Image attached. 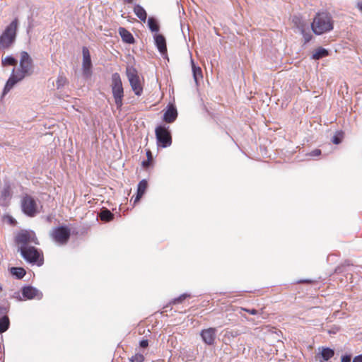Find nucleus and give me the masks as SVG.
I'll list each match as a JSON object with an SVG mask.
<instances>
[{
    "label": "nucleus",
    "mask_w": 362,
    "mask_h": 362,
    "mask_svg": "<svg viewBox=\"0 0 362 362\" xmlns=\"http://www.w3.org/2000/svg\"><path fill=\"white\" fill-rule=\"evenodd\" d=\"M34 72L33 60L25 51L20 52L19 64L13 68L3 90L2 96L6 95L17 83L25 78L30 76Z\"/></svg>",
    "instance_id": "nucleus-1"
},
{
    "label": "nucleus",
    "mask_w": 362,
    "mask_h": 362,
    "mask_svg": "<svg viewBox=\"0 0 362 362\" xmlns=\"http://www.w3.org/2000/svg\"><path fill=\"white\" fill-rule=\"evenodd\" d=\"M334 28L332 16L327 12L317 13L311 23V28L315 35H320L331 31Z\"/></svg>",
    "instance_id": "nucleus-2"
},
{
    "label": "nucleus",
    "mask_w": 362,
    "mask_h": 362,
    "mask_svg": "<svg viewBox=\"0 0 362 362\" xmlns=\"http://www.w3.org/2000/svg\"><path fill=\"white\" fill-rule=\"evenodd\" d=\"M18 28V20L14 19L4 30L0 36V47L9 48L15 42Z\"/></svg>",
    "instance_id": "nucleus-3"
},
{
    "label": "nucleus",
    "mask_w": 362,
    "mask_h": 362,
    "mask_svg": "<svg viewBox=\"0 0 362 362\" xmlns=\"http://www.w3.org/2000/svg\"><path fill=\"white\" fill-rule=\"evenodd\" d=\"M112 92L115 98V104L117 108L122 105V99L124 97V90L120 76L118 73H114L112 75Z\"/></svg>",
    "instance_id": "nucleus-4"
},
{
    "label": "nucleus",
    "mask_w": 362,
    "mask_h": 362,
    "mask_svg": "<svg viewBox=\"0 0 362 362\" xmlns=\"http://www.w3.org/2000/svg\"><path fill=\"white\" fill-rule=\"evenodd\" d=\"M19 252L26 262L36 264L38 266H41L43 264L42 255L34 246L23 247Z\"/></svg>",
    "instance_id": "nucleus-5"
},
{
    "label": "nucleus",
    "mask_w": 362,
    "mask_h": 362,
    "mask_svg": "<svg viewBox=\"0 0 362 362\" xmlns=\"http://www.w3.org/2000/svg\"><path fill=\"white\" fill-rule=\"evenodd\" d=\"M126 74L132 89L135 95H141L143 92V86L136 69L133 66H129L127 67Z\"/></svg>",
    "instance_id": "nucleus-6"
},
{
    "label": "nucleus",
    "mask_w": 362,
    "mask_h": 362,
    "mask_svg": "<svg viewBox=\"0 0 362 362\" xmlns=\"http://www.w3.org/2000/svg\"><path fill=\"white\" fill-rule=\"evenodd\" d=\"M16 242L19 245L18 251L23 247H30V244L38 245L39 242L33 231L23 230L16 237Z\"/></svg>",
    "instance_id": "nucleus-7"
},
{
    "label": "nucleus",
    "mask_w": 362,
    "mask_h": 362,
    "mask_svg": "<svg viewBox=\"0 0 362 362\" xmlns=\"http://www.w3.org/2000/svg\"><path fill=\"white\" fill-rule=\"evenodd\" d=\"M157 144L162 148H166L171 145L172 138L168 127L158 126L155 130Z\"/></svg>",
    "instance_id": "nucleus-8"
},
{
    "label": "nucleus",
    "mask_w": 362,
    "mask_h": 362,
    "mask_svg": "<svg viewBox=\"0 0 362 362\" xmlns=\"http://www.w3.org/2000/svg\"><path fill=\"white\" fill-rule=\"evenodd\" d=\"M71 232L66 226H59L52 228L50 236L59 245L66 244L70 237Z\"/></svg>",
    "instance_id": "nucleus-9"
},
{
    "label": "nucleus",
    "mask_w": 362,
    "mask_h": 362,
    "mask_svg": "<svg viewBox=\"0 0 362 362\" xmlns=\"http://www.w3.org/2000/svg\"><path fill=\"white\" fill-rule=\"evenodd\" d=\"M22 210L28 216H35L38 212L35 200L30 196H25L21 202Z\"/></svg>",
    "instance_id": "nucleus-10"
},
{
    "label": "nucleus",
    "mask_w": 362,
    "mask_h": 362,
    "mask_svg": "<svg viewBox=\"0 0 362 362\" xmlns=\"http://www.w3.org/2000/svg\"><path fill=\"white\" fill-rule=\"evenodd\" d=\"M83 62H82V71L83 76L86 78H89L92 75V62L90 59V54L86 47L82 49Z\"/></svg>",
    "instance_id": "nucleus-11"
},
{
    "label": "nucleus",
    "mask_w": 362,
    "mask_h": 362,
    "mask_svg": "<svg viewBox=\"0 0 362 362\" xmlns=\"http://www.w3.org/2000/svg\"><path fill=\"white\" fill-rule=\"evenodd\" d=\"M216 331V329L214 327L202 330L200 335L203 341L207 345H213L215 342Z\"/></svg>",
    "instance_id": "nucleus-12"
},
{
    "label": "nucleus",
    "mask_w": 362,
    "mask_h": 362,
    "mask_svg": "<svg viewBox=\"0 0 362 362\" xmlns=\"http://www.w3.org/2000/svg\"><path fill=\"white\" fill-rule=\"evenodd\" d=\"M23 296L26 299H40L42 294L40 291L33 286H25L22 290Z\"/></svg>",
    "instance_id": "nucleus-13"
},
{
    "label": "nucleus",
    "mask_w": 362,
    "mask_h": 362,
    "mask_svg": "<svg viewBox=\"0 0 362 362\" xmlns=\"http://www.w3.org/2000/svg\"><path fill=\"white\" fill-rule=\"evenodd\" d=\"M155 44L159 52L164 54L167 52L166 42L165 37L160 34H156L154 35Z\"/></svg>",
    "instance_id": "nucleus-14"
},
{
    "label": "nucleus",
    "mask_w": 362,
    "mask_h": 362,
    "mask_svg": "<svg viewBox=\"0 0 362 362\" xmlns=\"http://www.w3.org/2000/svg\"><path fill=\"white\" fill-rule=\"evenodd\" d=\"M177 117V112L175 107H170L163 115V120L168 123L173 122Z\"/></svg>",
    "instance_id": "nucleus-15"
},
{
    "label": "nucleus",
    "mask_w": 362,
    "mask_h": 362,
    "mask_svg": "<svg viewBox=\"0 0 362 362\" xmlns=\"http://www.w3.org/2000/svg\"><path fill=\"white\" fill-rule=\"evenodd\" d=\"M148 183L146 180H141L137 187V194L134 199V203L139 201L141 197L144 194L146 189H147Z\"/></svg>",
    "instance_id": "nucleus-16"
},
{
    "label": "nucleus",
    "mask_w": 362,
    "mask_h": 362,
    "mask_svg": "<svg viewBox=\"0 0 362 362\" xmlns=\"http://www.w3.org/2000/svg\"><path fill=\"white\" fill-rule=\"evenodd\" d=\"M334 351L333 349L329 348H322L320 356L322 359H320V362H327L329 359L333 357Z\"/></svg>",
    "instance_id": "nucleus-17"
},
{
    "label": "nucleus",
    "mask_w": 362,
    "mask_h": 362,
    "mask_svg": "<svg viewBox=\"0 0 362 362\" xmlns=\"http://www.w3.org/2000/svg\"><path fill=\"white\" fill-rule=\"evenodd\" d=\"M119 33L122 40L127 43H133L134 41L133 35L125 28H119Z\"/></svg>",
    "instance_id": "nucleus-18"
},
{
    "label": "nucleus",
    "mask_w": 362,
    "mask_h": 362,
    "mask_svg": "<svg viewBox=\"0 0 362 362\" xmlns=\"http://www.w3.org/2000/svg\"><path fill=\"white\" fill-rule=\"evenodd\" d=\"M11 192L8 187H5L0 190V202L1 204H6L8 199L11 198Z\"/></svg>",
    "instance_id": "nucleus-19"
},
{
    "label": "nucleus",
    "mask_w": 362,
    "mask_h": 362,
    "mask_svg": "<svg viewBox=\"0 0 362 362\" xmlns=\"http://www.w3.org/2000/svg\"><path fill=\"white\" fill-rule=\"evenodd\" d=\"M191 64L192 68L193 78L196 84L197 85L199 79L202 78V71L199 66H197L194 64V61L192 59L191 60Z\"/></svg>",
    "instance_id": "nucleus-20"
},
{
    "label": "nucleus",
    "mask_w": 362,
    "mask_h": 362,
    "mask_svg": "<svg viewBox=\"0 0 362 362\" xmlns=\"http://www.w3.org/2000/svg\"><path fill=\"white\" fill-rule=\"evenodd\" d=\"M135 15L142 21L145 22L147 18V14L144 8L140 5H136L134 8Z\"/></svg>",
    "instance_id": "nucleus-21"
},
{
    "label": "nucleus",
    "mask_w": 362,
    "mask_h": 362,
    "mask_svg": "<svg viewBox=\"0 0 362 362\" xmlns=\"http://www.w3.org/2000/svg\"><path fill=\"white\" fill-rule=\"evenodd\" d=\"M11 273L17 279H22L25 275V271L21 267H12L11 268Z\"/></svg>",
    "instance_id": "nucleus-22"
},
{
    "label": "nucleus",
    "mask_w": 362,
    "mask_h": 362,
    "mask_svg": "<svg viewBox=\"0 0 362 362\" xmlns=\"http://www.w3.org/2000/svg\"><path fill=\"white\" fill-rule=\"evenodd\" d=\"M328 55V51L326 49L320 47L315 50L313 54V59H320Z\"/></svg>",
    "instance_id": "nucleus-23"
},
{
    "label": "nucleus",
    "mask_w": 362,
    "mask_h": 362,
    "mask_svg": "<svg viewBox=\"0 0 362 362\" xmlns=\"http://www.w3.org/2000/svg\"><path fill=\"white\" fill-rule=\"evenodd\" d=\"M9 327V319L7 316L4 315L0 317V334L6 332Z\"/></svg>",
    "instance_id": "nucleus-24"
},
{
    "label": "nucleus",
    "mask_w": 362,
    "mask_h": 362,
    "mask_svg": "<svg viewBox=\"0 0 362 362\" xmlns=\"http://www.w3.org/2000/svg\"><path fill=\"white\" fill-rule=\"evenodd\" d=\"M113 214L108 209H104L100 213V218L102 221H110L113 219Z\"/></svg>",
    "instance_id": "nucleus-25"
},
{
    "label": "nucleus",
    "mask_w": 362,
    "mask_h": 362,
    "mask_svg": "<svg viewBox=\"0 0 362 362\" xmlns=\"http://www.w3.org/2000/svg\"><path fill=\"white\" fill-rule=\"evenodd\" d=\"M3 66H16L17 59L12 56H6L1 60Z\"/></svg>",
    "instance_id": "nucleus-26"
},
{
    "label": "nucleus",
    "mask_w": 362,
    "mask_h": 362,
    "mask_svg": "<svg viewBox=\"0 0 362 362\" xmlns=\"http://www.w3.org/2000/svg\"><path fill=\"white\" fill-rule=\"evenodd\" d=\"M148 25L151 31L152 32H158L159 30V25L157 23V21L153 18H149L148 20Z\"/></svg>",
    "instance_id": "nucleus-27"
},
{
    "label": "nucleus",
    "mask_w": 362,
    "mask_h": 362,
    "mask_svg": "<svg viewBox=\"0 0 362 362\" xmlns=\"http://www.w3.org/2000/svg\"><path fill=\"white\" fill-rule=\"evenodd\" d=\"M66 82V78L64 76H63L62 75L58 76L56 81L57 88L63 87L65 85Z\"/></svg>",
    "instance_id": "nucleus-28"
},
{
    "label": "nucleus",
    "mask_w": 362,
    "mask_h": 362,
    "mask_svg": "<svg viewBox=\"0 0 362 362\" xmlns=\"http://www.w3.org/2000/svg\"><path fill=\"white\" fill-rule=\"evenodd\" d=\"M144 361V356L141 354H136L132 356L130 358V362H143Z\"/></svg>",
    "instance_id": "nucleus-29"
},
{
    "label": "nucleus",
    "mask_w": 362,
    "mask_h": 362,
    "mask_svg": "<svg viewBox=\"0 0 362 362\" xmlns=\"http://www.w3.org/2000/svg\"><path fill=\"white\" fill-rule=\"evenodd\" d=\"M301 33L303 36L305 43L308 42L311 40L312 35L310 33H306L303 29H301Z\"/></svg>",
    "instance_id": "nucleus-30"
},
{
    "label": "nucleus",
    "mask_w": 362,
    "mask_h": 362,
    "mask_svg": "<svg viewBox=\"0 0 362 362\" xmlns=\"http://www.w3.org/2000/svg\"><path fill=\"white\" fill-rule=\"evenodd\" d=\"M189 296L186 294V293H184V294H182L181 296H180L178 298H175L173 300V303L174 304H176V303H181L182 300H184L186 298L189 297Z\"/></svg>",
    "instance_id": "nucleus-31"
},
{
    "label": "nucleus",
    "mask_w": 362,
    "mask_h": 362,
    "mask_svg": "<svg viewBox=\"0 0 362 362\" xmlns=\"http://www.w3.org/2000/svg\"><path fill=\"white\" fill-rule=\"evenodd\" d=\"M332 141L334 144H339L341 143V139L340 138V136L337 134L334 135L332 139Z\"/></svg>",
    "instance_id": "nucleus-32"
},
{
    "label": "nucleus",
    "mask_w": 362,
    "mask_h": 362,
    "mask_svg": "<svg viewBox=\"0 0 362 362\" xmlns=\"http://www.w3.org/2000/svg\"><path fill=\"white\" fill-rule=\"evenodd\" d=\"M321 154V151L319 149H315L310 153V156H318Z\"/></svg>",
    "instance_id": "nucleus-33"
},
{
    "label": "nucleus",
    "mask_w": 362,
    "mask_h": 362,
    "mask_svg": "<svg viewBox=\"0 0 362 362\" xmlns=\"http://www.w3.org/2000/svg\"><path fill=\"white\" fill-rule=\"evenodd\" d=\"M140 346L142 348H146L148 345V341L147 339H143L140 341Z\"/></svg>",
    "instance_id": "nucleus-34"
},
{
    "label": "nucleus",
    "mask_w": 362,
    "mask_h": 362,
    "mask_svg": "<svg viewBox=\"0 0 362 362\" xmlns=\"http://www.w3.org/2000/svg\"><path fill=\"white\" fill-rule=\"evenodd\" d=\"M341 362H351V356L346 355L341 357Z\"/></svg>",
    "instance_id": "nucleus-35"
},
{
    "label": "nucleus",
    "mask_w": 362,
    "mask_h": 362,
    "mask_svg": "<svg viewBox=\"0 0 362 362\" xmlns=\"http://www.w3.org/2000/svg\"><path fill=\"white\" fill-rule=\"evenodd\" d=\"M245 311L249 313L251 315H257L258 311L255 309H246V308H244L243 309Z\"/></svg>",
    "instance_id": "nucleus-36"
},
{
    "label": "nucleus",
    "mask_w": 362,
    "mask_h": 362,
    "mask_svg": "<svg viewBox=\"0 0 362 362\" xmlns=\"http://www.w3.org/2000/svg\"><path fill=\"white\" fill-rule=\"evenodd\" d=\"M352 362H362V354L355 356Z\"/></svg>",
    "instance_id": "nucleus-37"
},
{
    "label": "nucleus",
    "mask_w": 362,
    "mask_h": 362,
    "mask_svg": "<svg viewBox=\"0 0 362 362\" xmlns=\"http://www.w3.org/2000/svg\"><path fill=\"white\" fill-rule=\"evenodd\" d=\"M357 8L362 12V1L358 2L356 4Z\"/></svg>",
    "instance_id": "nucleus-38"
},
{
    "label": "nucleus",
    "mask_w": 362,
    "mask_h": 362,
    "mask_svg": "<svg viewBox=\"0 0 362 362\" xmlns=\"http://www.w3.org/2000/svg\"><path fill=\"white\" fill-rule=\"evenodd\" d=\"M6 310L4 308L0 306V315L4 314V313H6Z\"/></svg>",
    "instance_id": "nucleus-39"
},
{
    "label": "nucleus",
    "mask_w": 362,
    "mask_h": 362,
    "mask_svg": "<svg viewBox=\"0 0 362 362\" xmlns=\"http://www.w3.org/2000/svg\"><path fill=\"white\" fill-rule=\"evenodd\" d=\"M9 221L13 223L15 221L13 220V218L12 217H9Z\"/></svg>",
    "instance_id": "nucleus-40"
},
{
    "label": "nucleus",
    "mask_w": 362,
    "mask_h": 362,
    "mask_svg": "<svg viewBox=\"0 0 362 362\" xmlns=\"http://www.w3.org/2000/svg\"><path fill=\"white\" fill-rule=\"evenodd\" d=\"M146 155L149 158L151 155V153L148 151H147Z\"/></svg>",
    "instance_id": "nucleus-41"
},
{
    "label": "nucleus",
    "mask_w": 362,
    "mask_h": 362,
    "mask_svg": "<svg viewBox=\"0 0 362 362\" xmlns=\"http://www.w3.org/2000/svg\"><path fill=\"white\" fill-rule=\"evenodd\" d=\"M132 0H127V1L128 3L132 2Z\"/></svg>",
    "instance_id": "nucleus-42"
},
{
    "label": "nucleus",
    "mask_w": 362,
    "mask_h": 362,
    "mask_svg": "<svg viewBox=\"0 0 362 362\" xmlns=\"http://www.w3.org/2000/svg\"><path fill=\"white\" fill-rule=\"evenodd\" d=\"M146 161H144L143 162V165H146Z\"/></svg>",
    "instance_id": "nucleus-43"
},
{
    "label": "nucleus",
    "mask_w": 362,
    "mask_h": 362,
    "mask_svg": "<svg viewBox=\"0 0 362 362\" xmlns=\"http://www.w3.org/2000/svg\"><path fill=\"white\" fill-rule=\"evenodd\" d=\"M0 291H1V286H0Z\"/></svg>",
    "instance_id": "nucleus-44"
},
{
    "label": "nucleus",
    "mask_w": 362,
    "mask_h": 362,
    "mask_svg": "<svg viewBox=\"0 0 362 362\" xmlns=\"http://www.w3.org/2000/svg\"><path fill=\"white\" fill-rule=\"evenodd\" d=\"M0 49H2V48L0 47Z\"/></svg>",
    "instance_id": "nucleus-45"
}]
</instances>
